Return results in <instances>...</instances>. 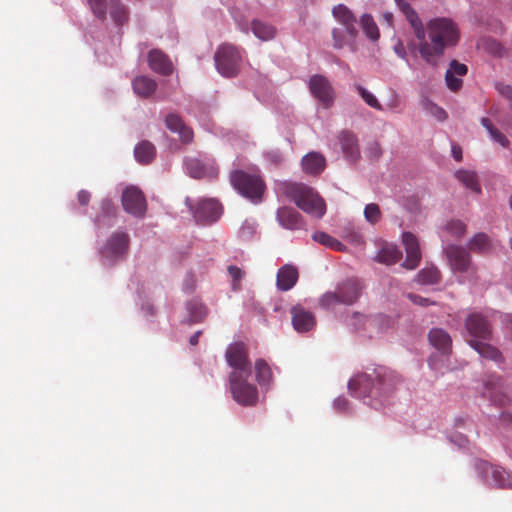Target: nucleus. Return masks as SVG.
Returning <instances> with one entry per match:
<instances>
[{
	"instance_id": "0e129e2a",
	"label": "nucleus",
	"mask_w": 512,
	"mask_h": 512,
	"mask_svg": "<svg viewBox=\"0 0 512 512\" xmlns=\"http://www.w3.org/2000/svg\"><path fill=\"white\" fill-rule=\"evenodd\" d=\"M201 334V331H197L196 333H194L190 339H189V343L192 345V346H195L198 344V340H199V336Z\"/></svg>"
},
{
	"instance_id": "5701e85b",
	"label": "nucleus",
	"mask_w": 512,
	"mask_h": 512,
	"mask_svg": "<svg viewBox=\"0 0 512 512\" xmlns=\"http://www.w3.org/2000/svg\"><path fill=\"white\" fill-rule=\"evenodd\" d=\"M298 269L291 264L282 266L276 276L277 288L281 291H288L295 286L298 281Z\"/></svg>"
},
{
	"instance_id": "a19ab883",
	"label": "nucleus",
	"mask_w": 512,
	"mask_h": 512,
	"mask_svg": "<svg viewBox=\"0 0 512 512\" xmlns=\"http://www.w3.org/2000/svg\"><path fill=\"white\" fill-rule=\"evenodd\" d=\"M188 310L193 322H201L207 315L206 307L197 300H192L188 303Z\"/></svg>"
},
{
	"instance_id": "79ce46f5",
	"label": "nucleus",
	"mask_w": 512,
	"mask_h": 512,
	"mask_svg": "<svg viewBox=\"0 0 512 512\" xmlns=\"http://www.w3.org/2000/svg\"><path fill=\"white\" fill-rule=\"evenodd\" d=\"M87 1H88L89 7L92 10L93 14L101 21H104L106 19L109 1H107V0H87Z\"/></svg>"
},
{
	"instance_id": "bf43d9fd",
	"label": "nucleus",
	"mask_w": 512,
	"mask_h": 512,
	"mask_svg": "<svg viewBox=\"0 0 512 512\" xmlns=\"http://www.w3.org/2000/svg\"><path fill=\"white\" fill-rule=\"evenodd\" d=\"M452 156L454 157V159L456 161H461L462 160V149H461V147H459L458 145H453L452 146Z\"/></svg>"
},
{
	"instance_id": "393cba45",
	"label": "nucleus",
	"mask_w": 512,
	"mask_h": 512,
	"mask_svg": "<svg viewBox=\"0 0 512 512\" xmlns=\"http://www.w3.org/2000/svg\"><path fill=\"white\" fill-rule=\"evenodd\" d=\"M485 475L487 478H491L493 484L499 488H511L512 489V473L507 472L501 467L489 465L485 469Z\"/></svg>"
},
{
	"instance_id": "f8f14e48",
	"label": "nucleus",
	"mask_w": 512,
	"mask_h": 512,
	"mask_svg": "<svg viewBox=\"0 0 512 512\" xmlns=\"http://www.w3.org/2000/svg\"><path fill=\"white\" fill-rule=\"evenodd\" d=\"M309 90L323 107L328 108L333 104L334 89L326 77L318 74L311 76Z\"/></svg>"
},
{
	"instance_id": "58836bf2",
	"label": "nucleus",
	"mask_w": 512,
	"mask_h": 512,
	"mask_svg": "<svg viewBox=\"0 0 512 512\" xmlns=\"http://www.w3.org/2000/svg\"><path fill=\"white\" fill-rule=\"evenodd\" d=\"M101 212H102V214L97 215L95 218L96 225H98V226L108 225L109 226L110 222L105 223V218L106 217H108V218L114 217L115 213H116V207L114 206V204L112 203L111 200L104 199L101 202Z\"/></svg>"
},
{
	"instance_id": "603ef678",
	"label": "nucleus",
	"mask_w": 512,
	"mask_h": 512,
	"mask_svg": "<svg viewBox=\"0 0 512 512\" xmlns=\"http://www.w3.org/2000/svg\"><path fill=\"white\" fill-rule=\"evenodd\" d=\"M449 70H453V73L458 76H464L468 72V68L465 64L459 63L456 60L451 61Z\"/></svg>"
},
{
	"instance_id": "c85d7f7f",
	"label": "nucleus",
	"mask_w": 512,
	"mask_h": 512,
	"mask_svg": "<svg viewBox=\"0 0 512 512\" xmlns=\"http://www.w3.org/2000/svg\"><path fill=\"white\" fill-rule=\"evenodd\" d=\"M134 155L139 163L148 164L154 159L156 148L151 142L143 140L136 145Z\"/></svg>"
},
{
	"instance_id": "f257e3e1",
	"label": "nucleus",
	"mask_w": 512,
	"mask_h": 512,
	"mask_svg": "<svg viewBox=\"0 0 512 512\" xmlns=\"http://www.w3.org/2000/svg\"><path fill=\"white\" fill-rule=\"evenodd\" d=\"M399 10L405 15L419 41L421 57L429 64L436 65L446 47L454 46L459 40L457 26L448 18H435L428 22L427 32L430 42L426 41V32L416 11L405 0H395Z\"/></svg>"
},
{
	"instance_id": "423d86ee",
	"label": "nucleus",
	"mask_w": 512,
	"mask_h": 512,
	"mask_svg": "<svg viewBox=\"0 0 512 512\" xmlns=\"http://www.w3.org/2000/svg\"><path fill=\"white\" fill-rule=\"evenodd\" d=\"M362 285L357 279H348L338 285L334 292H327L320 298L323 308H332L337 304L351 305L360 296Z\"/></svg>"
},
{
	"instance_id": "8fccbe9b",
	"label": "nucleus",
	"mask_w": 512,
	"mask_h": 512,
	"mask_svg": "<svg viewBox=\"0 0 512 512\" xmlns=\"http://www.w3.org/2000/svg\"><path fill=\"white\" fill-rule=\"evenodd\" d=\"M333 46L336 49H341L346 44L343 32L340 29L334 28L332 30Z\"/></svg>"
},
{
	"instance_id": "20e7f679",
	"label": "nucleus",
	"mask_w": 512,
	"mask_h": 512,
	"mask_svg": "<svg viewBox=\"0 0 512 512\" xmlns=\"http://www.w3.org/2000/svg\"><path fill=\"white\" fill-rule=\"evenodd\" d=\"M466 330L471 337L469 345L476 350L483 358L499 361L501 353L499 350L484 341L491 337V325L481 313H471L465 320Z\"/></svg>"
},
{
	"instance_id": "13d9d810",
	"label": "nucleus",
	"mask_w": 512,
	"mask_h": 512,
	"mask_svg": "<svg viewBox=\"0 0 512 512\" xmlns=\"http://www.w3.org/2000/svg\"><path fill=\"white\" fill-rule=\"evenodd\" d=\"M370 156L374 158H378L381 154V149L378 143H373L369 148Z\"/></svg>"
},
{
	"instance_id": "6e6552de",
	"label": "nucleus",
	"mask_w": 512,
	"mask_h": 512,
	"mask_svg": "<svg viewBox=\"0 0 512 512\" xmlns=\"http://www.w3.org/2000/svg\"><path fill=\"white\" fill-rule=\"evenodd\" d=\"M214 60L221 75L231 78L238 74L241 55L237 47L230 44L221 45L215 53Z\"/></svg>"
},
{
	"instance_id": "4468645a",
	"label": "nucleus",
	"mask_w": 512,
	"mask_h": 512,
	"mask_svg": "<svg viewBox=\"0 0 512 512\" xmlns=\"http://www.w3.org/2000/svg\"><path fill=\"white\" fill-rule=\"evenodd\" d=\"M385 321L382 316L366 317L360 313H354L350 319V325L363 336L372 338L381 331V324Z\"/></svg>"
},
{
	"instance_id": "f3484780",
	"label": "nucleus",
	"mask_w": 512,
	"mask_h": 512,
	"mask_svg": "<svg viewBox=\"0 0 512 512\" xmlns=\"http://www.w3.org/2000/svg\"><path fill=\"white\" fill-rule=\"evenodd\" d=\"M165 125L168 130L177 133L183 144H190L193 141V130L185 124L182 117L177 113H169L165 117Z\"/></svg>"
},
{
	"instance_id": "dca6fc26",
	"label": "nucleus",
	"mask_w": 512,
	"mask_h": 512,
	"mask_svg": "<svg viewBox=\"0 0 512 512\" xmlns=\"http://www.w3.org/2000/svg\"><path fill=\"white\" fill-rule=\"evenodd\" d=\"M403 245L406 251V259L403 266L407 269H415L421 261L419 242L414 234L405 232L402 235Z\"/></svg>"
},
{
	"instance_id": "4be33fe9",
	"label": "nucleus",
	"mask_w": 512,
	"mask_h": 512,
	"mask_svg": "<svg viewBox=\"0 0 512 512\" xmlns=\"http://www.w3.org/2000/svg\"><path fill=\"white\" fill-rule=\"evenodd\" d=\"M333 16L340 22L346 30V33L350 36V38L354 39L358 30L356 27V17L352 13V11L343 4H338L332 10Z\"/></svg>"
},
{
	"instance_id": "473e14b6",
	"label": "nucleus",
	"mask_w": 512,
	"mask_h": 512,
	"mask_svg": "<svg viewBox=\"0 0 512 512\" xmlns=\"http://www.w3.org/2000/svg\"><path fill=\"white\" fill-rule=\"evenodd\" d=\"M253 34L262 41H269L275 37L276 29L267 23L253 20L251 24Z\"/></svg>"
},
{
	"instance_id": "f704fd0d",
	"label": "nucleus",
	"mask_w": 512,
	"mask_h": 512,
	"mask_svg": "<svg viewBox=\"0 0 512 512\" xmlns=\"http://www.w3.org/2000/svg\"><path fill=\"white\" fill-rule=\"evenodd\" d=\"M402 256L401 251L393 245L384 246L377 254V261L387 265L396 263Z\"/></svg>"
},
{
	"instance_id": "c9c22d12",
	"label": "nucleus",
	"mask_w": 512,
	"mask_h": 512,
	"mask_svg": "<svg viewBox=\"0 0 512 512\" xmlns=\"http://www.w3.org/2000/svg\"><path fill=\"white\" fill-rule=\"evenodd\" d=\"M256 380L261 386H268L272 381V371L268 363L263 359L255 362Z\"/></svg>"
},
{
	"instance_id": "864d4df0",
	"label": "nucleus",
	"mask_w": 512,
	"mask_h": 512,
	"mask_svg": "<svg viewBox=\"0 0 512 512\" xmlns=\"http://www.w3.org/2000/svg\"><path fill=\"white\" fill-rule=\"evenodd\" d=\"M266 158L274 165H279L283 162V155L278 150H271L265 154Z\"/></svg>"
},
{
	"instance_id": "39448f33",
	"label": "nucleus",
	"mask_w": 512,
	"mask_h": 512,
	"mask_svg": "<svg viewBox=\"0 0 512 512\" xmlns=\"http://www.w3.org/2000/svg\"><path fill=\"white\" fill-rule=\"evenodd\" d=\"M230 182L239 194L253 202L261 201L266 189L264 180L257 172L234 170L230 173Z\"/></svg>"
},
{
	"instance_id": "5fc2aeb1",
	"label": "nucleus",
	"mask_w": 512,
	"mask_h": 512,
	"mask_svg": "<svg viewBox=\"0 0 512 512\" xmlns=\"http://www.w3.org/2000/svg\"><path fill=\"white\" fill-rule=\"evenodd\" d=\"M497 91L508 101L512 100V87L503 83H496Z\"/></svg>"
},
{
	"instance_id": "7c9ffc66",
	"label": "nucleus",
	"mask_w": 512,
	"mask_h": 512,
	"mask_svg": "<svg viewBox=\"0 0 512 512\" xmlns=\"http://www.w3.org/2000/svg\"><path fill=\"white\" fill-rule=\"evenodd\" d=\"M109 13L116 25H123L128 21V11L119 0H109Z\"/></svg>"
},
{
	"instance_id": "b1692460",
	"label": "nucleus",
	"mask_w": 512,
	"mask_h": 512,
	"mask_svg": "<svg viewBox=\"0 0 512 512\" xmlns=\"http://www.w3.org/2000/svg\"><path fill=\"white\" fill-rule=\"evenodd\" d=\"M301 164L305 173L318 175L325 169L326 160L322 154L310 152L302 158Z\"/></svg>"
},
{
	"instance_id": "774afa93",
	"label": "nucleus",
	"mask_w": 512,
	"mask_h": 512,
	"mask_svg": "<svg viewBox=\"0 0 512 512\" xmlns=\"http://www.w3.org/2000/svg\"><path fill=\"white\" fill-rule=\"evenodd\" d=\"M510 206L512 208V195H511V200H510Z\"/></svg>"
},
{
	"instance_id": "a878e982",
	"label": "nucleus",
	"mask_w": 512,
	"mask_h": 512,
	"mask_svg": "<svg viewBox=\"0 0 512 512\" xmlns=\"http://www.w3.org/2000/svg\"><path fill=\"white\" fill-rule=\"evenodd\" d=\"M430 344L443 354L451 351L452 339L450 335L441 328H434L428 334Z\"/></svg>"
},
{
	"instance_id": "e2e57ef3",
	"label": "nucleus",
	"mask_w": 512,
	"mask_h": 512,
	"mask_svg": "<svg viewBox=\"0 0 512 512\" xmlns=\"http://www.w3.org/2000/svg\"><path fill=\"white\" fill-rule=\"evenodd\" d=\"M481 124L483 125V127L486 128L488 133L494 128V126L492 125L491 121L488 118H486V117H483L481 119Z\"/></svg>"
},
{
	"instance_id": "0eeeda50",
	"label": "nucleus",
	"mask_w": 512,
	"mask_h": 512,
	"mask_svg": "<svg viewBox=\"0 0 512 512\" xmlns=\"http://www.w3.org/2000/svg\"><path fill=\"white\" fill-rule=\"evenodd\" d=\"M251 375H240V372H231L229 387L233 399L242 406H254L258 402L257 387L248 382Z\"/></svg>"
},
{
	"instance_id": "a18cd8bd",
	"label": "nucleus",
	"mask_w": 512,
	"mask_h": 512,
	"mask_svg": "<svg viewBox=\"0 0 512 512\" xmlns=\"http://www.w3.org/2000/svg\"><path fill=\"white\" fill-rule=\"evenodd\" d=\"M357 91L361 95L362 99L369 105L370 107L376 109V110H382L381 104L378 102L377 98L370 93L367 89L362 87L361 85L356 86Z\"/></svg>"
},
{
	"instance_id": "338daca9",
	"label": "nucleus",
	"mask_w": 512,
	"mask_h": 512,
	"mask_svg": "<svg viewBox=\"0 0 512 512\" xmlns=\"http://www.w3.org/2000/svg\"><path fill=\"white\" fill-rule=\"evenodd\" d=\"M243 32L247 33L248 32V28L247 27H242L241 28Z\"/></svg>"
},
{
	"instance_id": "9d476101",
	"label": "nucleus",
	"mask_w": 512,
	"mask_h": 512,
	"mask_svg": "<svg viewBox=\"0 0 512 512\" xmlns=\"http://www.w3.org/2000/svg\"><path fill=\"white\" fill-rule=\"evenodd\" d=\"M130 239L125 232L113 233L100 249L102 258L110 263L122 259L129 249Z\"/></svg>"
},
{
	"instance_id": "c756f323",
	"label": "nucleus",
	"mask_w": 512,
	"mask_h": 512,
	"mask_svg": "<svg viewBox=\"0 0 512 512\" xmlns=\"http://www.w3.org/2000/svg\"><path fill=\"white\" fill-rule=\"evenodd\" d=\"M468 248L474 253L486 254L492 248L491 240L487 234L477 233L470 239Z\"/></svg>"
},
{
	"instance_id": "4c0bfd02",
	"label": "nucleus",
	"mask_w": 512,
	"mask_h": 512,
	"mask_svg": "<svg viewBox=\"0 0 512 512\" xmlns=\"http://www.w3.org/2000/svg\"><path fill=\"white\" fill-rule=\"evenodd\" d=\"M361 26L366 36L372 41L378 40L380 34L379 29L373 18L369 14H364L361 17Z\"/></svg>"
},
{
	"instance_id": "f03ea898",
	"label": "nucleus",
	"mask_w": 512,
	"mask_h": 512,
	"mask_svg": "<svg viewBox=\"0 0 512 512\" xmlns=\"http://www.w3.org/2000/svg\"><path fill=\"white\" fill-rule=\"evenodd\" d=\"M400 382L398 376L386 367L374 368L371 373L355 375L348 383L352 395L358 398H369V404L379 409L388 403L389 397Z\"/></svg>"
},
{
	"instance_id": "09e8293b",
	"label": "nucleus",
	"mask_w": 512,
	"mask_h": 512,
	"mask_svg": "<svg viewBox=\"0 0 512 512\" xmlns=\"http://www.w3.org/2000/svg\"><path fill=\"white\" fill-rule=\"evenodd\" d=\"M489 135L495 142L499 143L501 146L505 148H507L510 144L507 137L495 127L489 132Z\"/></svg>"
},
{
	"instance_id": "412c9836",
	"label": "nucleus",
	"mask_w": 512,
	"mask_h": 512,
	"mask_svg": "<svg viewBox=\"0 0 512 512\" xmlns=\"http://www.w3.org/2000/svg\"><path fill=\"white\" fill-rule=\"evenodd\" d=\"M290 313L293 327L298 332H307L316 324L314 315L300 305L292 307Z\"/></svg>"
},
{
	"instance_id": "49530a36",
	"label": "nucleus",
	"mask_w": 512,
	"mask_h": 512,
	"mask_svg": "<svg viewBox=\"0 0 512 512\" xmlns=\"http://www.w3.org/2000/svg\"><path fill=\"white\" fill-rule=\"evenodd\" d=\"M453 70H447L445 74V81L448 88L452 91H458L462 87V80L455 76Z\"/></svg>"
},
{
	"instance_id": "7ed1b4c3",
	"label": "nucleus",
	"mask_w": 512,
	"mask_h": 512,
	"mask_svg": "<svg viewBox=\"0 0 512 512\" xmlns=\"http://www.w3.org/2000/svg\"><path fill=\"white\" fill-rule=\"evenodd\" d=\"M277 191L290 201H293L298 208L305 213L322 218L326 213V204L318 192L303 183L280 182Z\"/></svg>"
},
{
	"instance_id": "c03bdc74",
	"label": "nucleus",
	"mask_w": 512,
	"mask_h": 512,
	"mask_svg": "<svg viewBox=\"0 0 512 512\" xmlns=\"http://www.w3.org/2000/svg\"><path fill=\"white\" fill-rule=\"evenodd\" d=\"M364 216L369 223L376 224L381 219L379 206L375 203L367 204L364 209Z\"/></svg>"
},
{
	"instance_id": "ddd939ff",
	"label": "nucleus",
	"mask_w": 512,
	"mask_h": 512,
	"mask_svg": "<svg viewBox=\"0 0 512 512\" xmlns=\"http://www.w3.org/2000/svg\"><path fill=\"white\" fill-rule=\"evenodd\" d=\"M185 165L188 174L195 179H214L218 176L219 169L214 160L188 158Z\"/></svg>"
},
{
	"instance_id": "37998d69",
	"label": "nucleus",
	"mask_w": 512,
	"mask_h": 512,
	"mask_svg": "<svg viewBox=\"0 0 512 512\" xmlns=\"http://www.w3.org/2000/svg\"><path fill=\"white\" fill-rule=\"evenodd\" d=\"M228 273L230 277L232 278V289L234 291H238L241 288V281L245 276V271H243L241 268L230 265L228 266Z\"/></svg>"
},
{
	"instance_id": "aec40b11",
	"label": "nucleus",
	"mask_w": 512,
	"mask_h": 512,
	"mask_svg": "<svg viewBox=\"0 0 512 512\" xmlns=\"http://www.w3.org/2000/svg\"><path fill=\"white\" fill-rule=\"evenodd\" d=\"M148 65L156 73L168 76L173 72V64L162 50L152 49L148 53Z\"/></svg>"
},
{
	"instance_id": "cd10ccee",
	"label": "nucleus",
	"mask_w": 512,
	"mask_h": 512,
	"mask_svg": "<svg viewBox=\"0 0 512 512\" xmlns=\"http://www.w3.org/2000/svg\"><path fill=\"white\" fill-rule=\"evenodd\" d=\"M134 92L142 98H149L157 88V82L147 76H136L132 81Z\"/></svg>"
},
{
	"instance_id": "4d7b16f0",
	"label": "nucleus",
	"mask_w": 512,
	"mask_h": 512,
	"mask_svg": "<svg viewBox=\"0 0 512 512\" xmlns=\"http://www.w3.org/2000/svg\"><path fill=\"white\" fill-rule=\"evenodd\" d=\"M334 405L337 410L345 411L348 407V401L343 397H339L335 400Z\"/></svg>"
},
{
	"instance_id": "de8ad7c7",
	"label": "nucleus",
	"mask_w": 512,
	"mask_h": 512,
	"mask_svg": "<svg viewBox=\"0 0 512 512\" xmlns=\"http://www.w3.org/2000/svg\"><path fill=\"white\" fill-rule=\"evenodd\" d=\"M446 229L452 235L456 237H461L466 231V225L460 220H453L447 223Z\"/></svg>"
},
{
	"instance_id": "bb28decb",
	"label": "nucleus",
	"mask_w": 512,
	"mask_h": 512,
	"mask_svg": "<svg viewBox=\"0 0 512 512\" xmlns=\"http://www.w3.org/2000/svg\"><path fill=\"white\" fill-rule=\"evenodd\" d=\"M338 139L344 154L351 160H357L360 156V153L355 134L345 130L339 134Z\"/></svg>"
},
{
	"instance_id": "2eb2a0df",
	"label": "nucleus",
	"mask_w": 512,
	"mask_h": 512,
	"mask_svg": "<svg viewBox=\"0 0 512 512\" xmlns=\"http://www.w3.org/2000/svg\"><path fill=\"white\" fill-rule=\"evenodd\" d=\"M222 213L221 204L215 199L201 201L194 211V218L200 224L216 222Z\"/></svg>"
},
{
	"instance_id": "69168bd1",
	"label": "nucleus",
	"mask_w": 512,
	"mask_h": 512,
	"mask_svg": "<svg viewBox=\"0 0 512 512\" xmlns=\"http://www.w3.org/2000/svg\"><path fill=\"white\" fill-rule=\"evenodd\" d=\"M383 18L385 19V21L391 25L392 24V21H393V14L390 13V12H387V13H384L383 14Z\"/></svg>"
},
{
	"instance_id": "ea45409f",
	"label": "nucleus",
	"mask_w": 512,
	"mask_h": 512,
	"mask_svg": "<svg viewBox=\"0 0 512 512\" xmlns=\"http://www.w3.org/2000/svg\"><path fill=\"white\" fill-rule=\"evenodd\" d=\"M312 238L314 241L334 250L341 251L344 247L340 241L325 232H316L313 234Z\"/></svg>"
},
{
	"instance_id": "1a4fd4ad",
	"label": "nucleus",
	"mask_w": 512,
	"mask_h": 512,
	"mask_svg": "<svg viewBox=\"0 0 512 512\" xmlns=\"http://www.w3.org/2000/svg\"><path fill=\"white\" fill-rule=\"evenodd\" d=\"M225 358L232 372H240V375H251V362L248 356L247 345L242 342H234L230 344L225 352Z\"/></svg>"
},
{
	"instance_id": "72a5a7b5",
	"label": "nucleus",
	"mask_w": 512,
	"mask_h": 512,
	"mask_svg": "<svg viewBox=\"0 0 512 512\" xmlns=\"http://www.w3.org/2000/svg\"><path fill=\"white\" fill-rule=\"evenodd\" d=\"M455 177L468 189L480 193L481 187L475 172L469 170H458Z\"/></svg>"
},
{
	"instance_id": "a211bd4d",
	"label": "nucleus",
	"mask_w": 512,
	"mask_h": 512,
	"mask_svg": "<svg viewBox=\"0 0 512 512\" xmlns=\"http://www.w3.org/2000/svg\"><path fill=\"white\" fill-rule=\"evenodd\" d=\"M276 219L283 228L288 230H299L305 226L302 215L292 207L283 206L278 208Z\"/></svg>"
},
{
	"instance_id": "9b49d317",
	"label": "nucleus",
	"mask_w": 512,
	"mask_h": 512,
	"mask_svg": "<svg viewBox=\"0 0 512 512\" xmlns=\"http://www.w3.org/2000/svg\"><path fill=\"white\" fill-rule=\"evenodd\" d=\"M123 209L137 218H142L147 209V203L142 191L135 187L129 186L124 189L121 197Z\"/></svg>"
},
{
	"instance_id": "2f4dec72",
	"label": "nucleus",
	"mask_w": 512,
	"mask_h": 512,
	"mask_svg": "<svg viewBox=\"0 0 512 512\" xmlns=\"http://www.w3.org/2000/svg\"><path fill=\"white\" fill-rule=\"evenodd\" d=\"M501 379L498 377H493L485 383L486 390L488 392V397L491 400L501 406L505 405L508 402V398L498 392V388L501 387Z\"/></svg>"
},
{
	"instance_id": "6e6d98bb",
	"label": "nucleus",
	"mask_w": 512,
	"mask_h": 512,
	"mask_svg": "<svg viewBox=\"0 0 512 512\" xmlns=\"http://www.w3.org/2000/svg\"><path fill=\"white\" fill-rule=\"evenodd\" d=\"M77 199L81 206H87L91 199V193L87 190H80Z\"/></svg>"
},
{
	"instance_id": "e433bc0d",
	"label": "nucleus",
	"mask_w": 512,
	"mask_h": 512,
	"mask_svg": "<svg viewBox=\"0 0 512 512\" xmlns=\"http://www.w3.org/2000/svg\"><path fill=\"white\" fill-rule=\"evenodd\" d=\"M440 272L434 267H426L417 274V282L423 285H433L440 281Z\"/></svg>"
},
{
	"instance_id": "052dcab7",
	"label": "nucleus",
	"mask_w": 512,
	"mask_h": 512,
	"mask_svg": "<svg viewBox=\"0 0 512 512\" xmlns=\"http://www.w3.org/2000/svg\"><path fill=\"white\" fill-rule=\"evenodd\" d=\"M433 109H434L433 114L438 118V120L442 121V120L446 119V116H447L446 112L442 108H440L438 106H434Z\"/></svg>"
},
{
	"instance_id": "6ab92c4d",
	"label": "nucleus",
	"mask_w": 512,
	"mask_h": 512,
	"mask_svg": "<svg viewBox=\"0 0 512 512\" xmlns=\"http://www.w3.org/2000/svg\"><path fill=\"white\" fill-rule=\"evenodd\" d=\"M446 255L453 270L461 273L469 270L471 257L465 248L458 245H450L446 248Z\"/></svg>"
},
{
	"instance_id": "3c124183",
	"label": "nucleus",
	"mask_w": 512,
	"mask_h": 512,
	"mask_svg": "<svg viewBox=\"0 0 512 512\" xmlns=\"http://www.w3.org/2000/svg\"><path fill=\"white\" fill-rule=\"evenodd\" d=\"M407 297L415 305L426 307V306H429L431 304H435V302L431 301L430 299L424 298V297H422L420 295H416V294H413V293H409L407 295Z\"/></svg>"
},
{
	"instance_id": "680f3d73",
	"label": "nucleus",
	"mask_w": 512,
	"mask_h": 512,
	"mask_svg": "<svg viewBox=\"0 0 512 512\" xmlns=\"http://www.w3.org/2000/svg\"><path fill=\"white\" fill-rule=\"evenodd\" d=\"M394 50H395L396 54H397L399 57H401V58L405 59V57H406V51H405V47H404V45H403L402 43H398V44L394 47Z\"/></svg>"
}]
</instances>
